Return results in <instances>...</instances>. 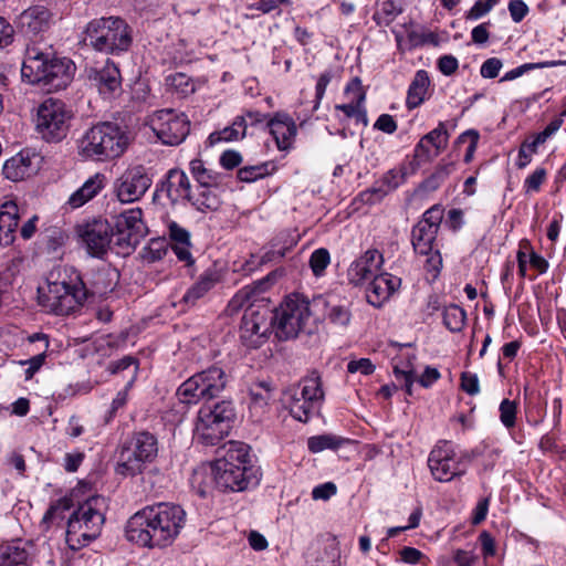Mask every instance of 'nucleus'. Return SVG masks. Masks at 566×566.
Listing matches in <instances>:
<instances>
[{"instance_id":"obj_25","label":"nucleus","mask_w":566,"mask_h":566,"mask_svg":"<svg viewBox=\"0 0 566 566\" xmlns=\"http://www.w3.org/2000/svg\"><path fill=\"white\" fill-rule=\"evenodd\" d=\"M449 140V133L443 123L426 134L417 144L415 153L420 159H429L432 155L438 156L446 149Z\"/></svg>"},{"instance_id":"obj_5","label":"nucleus","mask_w":566,"mask_h":566,"mask_svg":"<svg viewBox=\"0 0 566 566\" xmlns=\"http://www.w3.org/2000/svg\"><path fill=\"white\" fill-rule=\"evenodd\" d=\"M84 42L95 51L119 54L132 45V28L119 17L94 19L86 25Z\"/></svg>"},{"instance_id":"obj_9","label":"nucleus","mask_w":566,"mask_h":566,"mask_svg":"<svg viewBox=\"0 0 566 566\" xmlns=\"http://www.w3.org/2000/svg\"><path fill=\"white\" fill-rule=\"evenodd\" d=\"M73 116V111L65 102L49 97L36 107L34 127L43 140L60 143L67 136Z\"/></svg>"},{"instance_id":"obj_39","label":"nucleus","mask_w":566,"mask_h":566,"mask_svg":"<svg viewBox=\"0 0 566 566\" xmlns=\"http://www.w3.org/2000/svg\"><path fill=\"white\" fill-rule=\"evenodd\" d=\"M190 171L200 187L218 186L221 181V175L213 169L206 167L201 159L190 161Z\"/></svg>"},{"instance_id":"obj_43","label":"nucleus","mask_w":566,"mask_h":566,"mask_svg":"<svg viewBox=\"0 0 566 566\" xmlns=\"http://www.w3.org/2000/svg\"><path fill=\"white\" fill-rule=\"evenodd\" d=\"M28 552L15 545H7L2 548L0 557L3 566H15L27 562Z\"/></svg>"},{"instance_id":"obj_7","label":"nucleus","mask_w":566,"mask_h":566,"mask_svg":"<svg viewBox=\"0 0 566 566\" xmlns=\"http://www.w3.org/2000/svg\"><path fill=\"white\" fill-rule=\"evenodd\" d=\"M321 304H324L323 297H316L310 302L298 294L289 296L272 315L276 337L281 340L296 337L307 326L313 316V310Z\"/></svg>"},{"instance_id":"obj_10","label":"nucleus","mask_w":566,"mask_h":566,"mask_svg":"<svg viewBox=\"0 0 566 566\" xmlns=\"http://www.w3.org/2000/svg\"><path fill=\"white\" fill-rule=\"evenodd\" d=\"M229 376L220 366L212 365L196 373L177 389L182 403H198L217 398L227 387Z\"/></svg>"},{"instance_id":"obj_35","label":"nucleus","mask_w":566,"mask_h":566,"mask_svg":"<svg viewBox=\"0 0 566 566\" xmlns=\"http://www.w3.org/2000/svg\"><path fill=\"white\" fill-rule=\"evenodd\" d=\"M135 450L144 458L147 464L151 463L158 454V440L148 431H138L132 436Z\"/></svg>"},{"instance_id":"obj_2","label":"nucleus","mask_w":566,"mask_h":566,"mask_svg":"<svg viewBox=\"0 0 566 566\" xmlns=\"http://www.w3.org/2000/svg\"><path fill=\"white\" fill-rule=\"evenodd\" d=\"M129 138L117 124L99 122L86 129L76 140L77 155L92 161L104 163L120 157Z\"/></svg>"},{"instance_id":"obj_8","label":"nucleus","mask_w":566,"mask_h":566,"mask_svg":"<svg viewBox=\"0 0 566 566\" xmlns=\"http://www.w3.org/2000/svg\"><path fill=\"white\" fill-rule=\"evenodd\" d=\"M234 418V406L229 400L205 405L198 411L195 438L205 446H216L228 436Z\"/></svg>"},{"instance_id":"obj_29","label":"nucleus","mask_w":566,"mask_h":566,"mask_svg":"<svg viewBox=\"0 0 566 566\" xmlns=\"http://www.w3.org/2000/svg\"><path fill=\"white\" fill-rule=\"evenodd\" d=\"M90 78L104 95H111L120 88L119 70L115 63L109 61L102 69L92 71Z\"/></svg>"},{"instance_id":"obj_58","label":"nucleus","mask_w":566,"mask_h":566,"mask_svg":"<svg viewBox=\"0 0 566 566\" xmlns=\"http://www.w3.org/2000/svg\"><path fill=\"white\" fill-rule=\"evenodd\" d=\"M335 108L337 111H342L347 117H355L357 120H361L364 124H367L364 106L347 102L345 104L336 105Z\"/></svg>"},{"instance_id":"obj_40","label":"nucleus","mask_w":566,"mask_h":566,"mask_svg":"<svg viewBox=\"0 0 566 566\" xmlns=\"http://www.w3.org/2000/svg\"><path fill=\"white\" fill-rule=\"evenodd\" d=\"M317 405L318 402L304 399L295 394L289 407L290 413L294 419L306 422L316 410Z\"/></svg>"},{"instance_id":"obj_15","label":"nucleus","mask_w":566,"mask_h":566,"mask_svg":"<svg viewBox=\"0 0 566 566\" xmlns=\"http://www.w3.org/2000/svg\"><path fill=\"white\" fill-rule=\"evenodd\" d=\"M151 186V178L144 166L126 169L114 184L117 199L123 203L138 201Z\"/></svg>"},{"instance_id":"obj_44","label":"nucleus","mask_w":566,"mask_h":566,"mask_svg":"<svg viewBox=\"0 0 566 566\" xmlns=\"http://www.w3.org/2000/svg\"><path fill=\"white\" fill-rule=\"evenodd\" d=\"M560 62L556 61H546V62H538V63H525L522 64L509 72H506L500 80V82H507L513 81L523 74H525L528 71L536 70V69H545V67H552L558 65Z\"/></svg>"},{"instance_id":"obj_18","label":"nucleus","mask_w":566,"mask_h":566,"mask_svg":"<svg viewBox=\"0 0 566 566\" xmlns=\"http://www.w3.org/2000/svg\"><path fill=\"white\" fill-rule=\"evenodd\" d=\"M55 54L51 51H42L36 45H28L22 63V77L28 78L32 84H39L43 82L48 76L49 65L53 61Z\"/></svg>"},{"instance_id":"obj_38","label":"nucleus","mask_w":566,"mask_h":566,"mask_svg":"<svg viewBox=\"0 0 566 566\" xmlns=\"http://www.w3.org/2000/svg\"><path fill=\"white\" fill-rule=\"evenodd\" d=\"M212 186L199 187L197 193L192 195L191 203L201 212L216 211L221 206L218 195L211 189Z\"/></svg>"},{"instance_id":"obj_52","label":"nucleus","mask_w":566,"mask_h":566,"mask_svg":"<svg viewBox=\"0 0 566 566\" xmlns=\"http://www.w3.org/2000/svg\"><path fill=\"white\" fill-rule=\"evenodd\" d=\"M329 252L324 249L315 250L310 258V266L316 276H319L329 264Z\"/></svg>"},{"instance_id":"obj_20","label":"nucleus","mask_w":566,"mask_h":566,"mask_svg":"<svg viewBox=\"0 0 566 566\" xmlns=\"http://www.w3.org/2000/svg\"><path fill=\"white\" fill-rule=\"evenodd\" d=\"M40 158L35 154L22 150L6 160L2 174L11 181H21L33 176L39 170Z\"/></svg>"},{"instance_id":"obj_55","label":"nucleus","mask_w":566,"mask_h":566,"mask_svg":"<svg viewBox=\"0 0 566 566\" xmlns=\"http://www.w3.org/2000/svg\"><path fill=\"white\" fill-rule=\"evenodd\" d=\"M500 0H476L473 7L465 13L467 20H479L488 14Z\"/></svg>"},{"instance_id":"obj_54","label":"nucleus","mask_w":566,"mask_h":566,"mask_svg":"<svg viewBox=\"0 0 566 566\" xmlns=\"http://www.w3.org/2000/svg\"><path fill=\"white\" fill-rule=\"evenodd\" d=\"M128 369H132V373H130L132 379L130 380L133 381L136 376L137 369H138L137 360L133 356H125L118 360L111 361L107 367V370L111 374H119V373H122L124 370H128Z\"/></svg>"},{"instance_id":"obj_30","label":"nucleus","mask_w":566,"mask_h":566,"mask_svg":"<svg viewBox=\"0 0 566 566\" xmlns=\"http://www.w3.org/2000/svg\"><path fill=\"white\" fill-rule=\"evenodd\" d=\"M250 412L256 420H260L269 410L270 400L273 397V388L269 381L253 382L249 389Z\"/></svg>"},{"instance_id":"obj_19","label":"nucleus","mask_w":566,"mask_h":566,"mask_svg":"<svg viewBox=\"0 0 566 566\" xmlns=\"http://www.w3.org/2000/svg\"><path fill=\"white\" fill-rule=\"evenodd\" d=\"M384 263L382 254L376 250H367L361 256L355 260L347 271L348 281L354 285H360L369 279L378 275Z\"/></svg>"},{"instance_id":"obj_42","label":"nucleus","mask_w":566,"mask_h":566,"mask_svg":"<svg viewBox=\"0 0 566 566\" xmlns=\"http://www.w3.org/2000/svg\"><path fill=\"white\" fill-rule=\"evenodd\" d=\"M300 397L318 402L323 399V390L318 376L304 378L300 384Z\"/></svg>"},{"instance_id":"obj_6","label":"nucleus","mask_w":566,"mask_h":566,"mask_svg":"<svg viewBox=\"0 0 566 566\" xmlns=\"http://www.w3.org/2000/svg\"><path fill=\"white\" fill-rule=\"evenodd\" d=\"M443 218L439 206L428 209L422 219L412 228L411 243L417 254L426 256L424 268L436 276L441 266L442 258L437 243V234Z\"/></svg>"},{"instance_id":"obj_48","label":"nucleus","mask_w":566,"mask_h":566,"mask_svg":"<svg viewBox=\"0 0 566 566\" xmlns=\"http://www.w3.org/2000/svg\"><path fill=\"white\" fill-rule=\"evenodd\" d=\"M168 84L181 96H187L195 92L193 82L184 73L170 75Z\"/></svg>"},{"instance_id":"obj_41","label":"nucleus","mask_w":566,"mask_h":566,"mask_svg":"<svg viewBox=\"0 0 566 566\" xmlns=\"http://www.w3.org/2000/svg\"><path fill=\"white\" fill-rule=\"evenodd\" d=\"M467 313L459 305L451 304L443 310V324L452 333L461 332L465 325Z\"/></svg>"},{"instance_id":"obj_31","label":"nucleus","mask_w":566,"mask_h":566,"mask_svg":"<svg viewBox=\"0 0 566 566\" xmlns=\"http://www.w3.org/2000/svg\"><path fill=\"white\" fill-rule=\"evenodd\" d=\"M19 222V208L15 202L7 201L0 207V244L9 245L14 241Z\"/></svg>"},{"instance_id":"obj_61","label":"nucleus","mask_w":566,"mask_h":566,"mask_svg":"<svg viewBox=\"0 0 566 566\" xmlns=\"http://www.w3.org/2000/svg\"><path fill=\"white\" fill-rule=\"evenodd\" d=\"M479 137H480L479 133L474 129H469L459 136V138H458L459 143H464L467 139H470V145H469L465 156H464L465 163L471 161L473 154L478 146Z\"/></svg>"},{"instance_id":"obj_50","label":"nucleus","mask_w":566,"mask_h":566,"mask_svg":"<svg viewBox=\"0 0 566 566\" xmlns=\"http://www.w3.org/2000/svg\"><path fill=\"white\" fill-rule=\"evenodd\" d=\"M345 97L349 103L364 105L366 93L359 77H354L345 87Z\"/></svg>"},{"instance_id":"obj_1","label":"nucleus","mask_w":566,"mask_h":566,"mask_svg":"<svg viewBox=\"0 0 566 566\" xmlns=\"http://www.w3.org/2000/svg\"><path fill=\"white\" fill-rule=\"evenodd\" d=\"M186 523L179 505L159 503L135 513L126 524V538L142 547L164 548L174 543Z\"/></svg>"},{"instance_id":"obj_22","label":"nucleus","mask_w":566,"mask_h":566,"mask_svg":"<svg viewBox=\"0 0 566 566\" xmlns=\"http://www.w3.org/2000/svg\"><path fill=\"white\" fill-rule=\"evenodd\" d=\"M268 126L276 147L280 150H289L297 133L294 119L286 113H276L268 119Z\"/></svg>"},{"instance_id":"obj_56","label":"nucleus","mask_w":566,"mask_h":566,"mask_svg":"<svg viewBox=\"0 0 566 566\" xmlns=\"http://www.w3.org/2000/svg\"><path fill=\"white\" fill-rule=\"evenodd\" d=\"M547 171L543 167L536 168L524 181L526 192H537L546 180Z\"/></svg>"},{"instance_id":"obj_49","label":"nucleus","mask_w":566,"mask_h":566,"mask_svg":"<svg viewBox=\"0 0 566 566\" xmlns=\"http://www.w3.org/2000/svg\"><path fill=\"white\" fill-rule=\"evenodd\" d=\"M394 374L398 380H403V386L407 395H412V385L416 379V369L413 368L410 359L406 366L395 365Z\"/></svg>"},{"instance_id":"obj_27","label":"nucleus","mask_w":566,"mask_h":566,"mask_svg":"<svg viewBox=\"0 0 566 566\" xmlns=\"http://www.w3.org/2000/svg\"><path fill=\"white\" fill-rule=\"evenodd\" d=\"M163 191H166L172 203L192 199L189 178L185 171L179 169L169 170L167 179L163 184Z\"/></svg>"},{"instance_id":"obj_53","label":"nucleus","mask_w":566,"mask_h":566,"mask_svg":"<svg viewBox=\"0 0 566 566\" xmlns=\"http://www.w3.org/2000/svg\"><path fill=\"white\" fill-rule=\"evenodd\" d=\"M517 403L515 401L503 399L500 403V419L507 429L515 426Z\"/></svg>"},{"instance_id":"obj_57","label":"nucleus","mask_w":566,"mask_h":566,"mask_svg":"<svg viewBox=\"0 0 566 566\" xmlns=\"http://www.w3.org/2000/svg\"><path fill=\"white\" fill-rule=\"evenodd\" d=\"M538 146V144H535V139L531 143L524 142L521 145L516 161L517 168L523 169L532 161V156L536 153Z\"/></svg>"},{"instance_id":"obj_28","label":"nucleus","mask_w":566,"mask_h":566,"mask_svg":"<svg viewBox=\"0 0 566 566\" xmlns=\"http://www.w3.org/2000/svg\"><path fill=\"white\" fill-rule=\"evenodd\" d=\"M106 184L107 178L104 174H94L70 196L67 203L74 209L84 206L94 199L105 188Z\"/></svg>"},{"instance_id":"obj_12","label":"nucleus","mask_w":566,"mask_h":566,"mask_svg":"<svg viewBox=\"0 0 566 566\" xmlns=\"http://www.w3.org/2000/svg\"><path fill=\"white\" fill-rule=\"evenodd\" d=\"M149 125L163 144L177 146L185 140L190 130V122L184 113L171 108L155 112Z\"/></svg>"},{"instance_id":"obj_51","label":"nucleus","mask_w":566,"mask_h":566,"mask_svg":"<svg viewBox=\"0 0 566 566\" xmlns=\"http://www.w3.org/2000/svg\"><path fill=\"white\" fill-rule=\"evenodd\" d=\"M66 240V234L60 228H49L43 233V242L50 252H55Z\"/></svg>"},{"instance_id":"obj_47","label":"nucleus","mask_w":566,"mask_h":566,"mask_svg":"<svg viewBox=\"0 0 566 566\" xmlns=\"http://www.w3.org/2000/svg\"><path fill=\"white\" fill-rule=\"evenodd\" d=\"M270 164L245 166L238 170V178L244 182H252L270 175Z\"/></svg>"},{"instance_id":"obj_4","label":"nucleus","mask_w":566,"mask_h":566,"mask_svg":"<svg viewBox=\"0 0 566 566\" xmlns=\"http://www.w3.org/2000/svg\"><path fill=\"white\" fill-rule=\"evenodd\" d=\"M212 472L220 490H245L253 473L249 447L242 442L231 441L224 455L214 461Z\"/></svg>"},{"instance_id":"obj_37","label":"nucleus","mask_w":566,"mask_h":566,"mask_svg":"<svg viewBox=\"0 0 566 566\" xmlns=\"http://www.w3.org/2000/svg\"><path fill=\"white\" fill-rule=\"evenodd\" d=\"M347 442H349L348 439L332 433H325L310 437L307 439V448L312 453H318L324 450H337Z\"/></svg>"},{"instance_id":"obj_11","label":"nucleus","mask_w":566,"mask_h":566,"mask_svg":"<svg viewBox=\"0 0 566 566\" xmlns=\"http://www.w3.org/2000/svg\"><path fill=\"white\" fill-rule=\"evenodd\" d=\"M86 296L87 291L80 276L74 282H48L46 286L39 289L40 305L56 315H69L84 303Z\"/></svg>"},{"instance_id":"obj_63","label":"nucleus","mask_w":566,"mask_h":566,"mask_svg":"<svg viewBox=\"0 0 566 566\" xmlns=\"http://www.w3.org/2000/svg\"><path fill=\"white\" fill-rule=\"evenodd\" d=\"M563 125V118H554L542 132L535 136V144H544L552 135H554Z\"/></svg>"},{"instance_id":"obj_16","label":"nucleus","mask_w":566,"mask_h":566,"mask_svg":"<svg viewBox=\"0 0 566 566\" xmlns=\"http://www.w3.org/2000/svg\"><path fill=\"white\" fill-rule=\"evenodd\" d=\"M115 229L119 245L136 247L146 232L142 209L132 208L119 213L116 217Z\"/></svg>"},{"instance_id":"obj_34","label":"nucleus","mask_w":566,"mask_h":566,"mask_svg":"<svg viewBox=\"0 0 566 566\" xmlns=\"http://www.w3.org/2000/svg\"><path fill=\"white\" fill-rule=\"evenodd\" d=\"M219 281V276L216 271H205L198 279V281L191 285L185 295L182 302L189 305H195L198 300L203 297L210 290H212Z\"/></svg>"},{"instance_id":"obj_13","label":"nucleus","mask_w":566,"mask_h":566,"mask_svg":"<svg viewBox=\"0 0 566 566\" xmlns=\"http://www.w3.org/2000/svg\"><path fill=\"white\" fill-rule=\"evenodd\" d=\"M427 462L432 478L438 482H450L465 472L452 443L447 440H440L432 448Z\"/></svg>"},{"instance_id":"obj_24","label":"nucleus","mask_w":566,"mask_h":566,"mask_svg":"<svg viewBox=\"0 0 566 566\" xmlns=\"http://www.w3.org/2000/svg\"><path fill=\"white\" fill-rule=\"evenodd\" d=\"M74 71L75 65L70 59L55 55L48 71H45L48 76H45L41 85L46 86L49 90L64 88L72 81Z\"/></svg>"},{"instance_id":"obj_60","label":"nucleus","mask_w":566,"mask_h":566,"mask_svg":"<svg viewBox=\"0 0 566 566\" xmlns=\"http://www.w3.org/2000/svg\"><path fill=\"white\" fill-rule=\"evenodd\" d=\"M503 64L497 57H490L483 62L480 74L484 78H494L499 75Z\"/></svg>"},{"instance_id":"obj_46","label":"nucleus","mask_w":566,"mask_h":566,"mask_svg":"<svg viewBox=\"0 0 566 566\" xmlns=\"http://www.w3.org/2000/svg\"><path fill=\"white\" fill-rule=\"evenodd\" d=\"M323 305L328 307L326 316L331 323L339 326L348 325L350 321V312L347 306L339 304L331 305L325 300Z\"/></svg>"},{"instance_id":"obj_21","label":"nucleus","mask_w":566,"mask_h":566,"mask_svg":"<svg viewBox=\"0 0 566 566\" xmlns=\"http://www.w3.org/2000/svg\"><path fill=\"white\" fill-rule=\"evenodd\" d=\"M52 13L44 6H31L18 17V25L28 35H38L49 30Z\"/></svg>"},{"instance_id":"obj_45","label":"nucleus","mask_w":566,"mask_h":566,"mask_svg":"<svg viewBox=\"0 0 566 566\" xmlns=\"http://www.w3.org/2000/svg\"><path fill=\"white\" fill-rule=\"evenodd\" d=\"M72 507V500L69 497H61L55 501L45 512L42 523L50 524L55 520L63 518V514Z\"/></svg>"},{"instance_id":"obj_36","label":"nucleus","mask_w":566,"mask_h":566,"mask_svg":"<svg viewBox=\"0 0 566 566\" xmlns=\"http://www.w3.org/2000/svg\"><path fill=\"white\" fill-rule=\"evenodd\" d=\"M247 133V120L244 116H238L234 118L231 126L223 128L222 130L214 132L209 136L210 145H216L219 142H234L242 139Z\"/></svg>"},{"instance_id":"obj_26","label":"nucleus","mask_w":566,"mask_h":566,"mask_svg":"<svg viewBox=\"0 0 566 566\" xmlns=\"http://www.w3.org/2000/svg\"><path fill=\"white\" fill-rule=\"evenodd\" d=\"M146 465L147 463L144 461V458L135 450L132 439L120 447L115 469L116 473L125 476H135L140 474Z\"/></svg>"},{"instance_id":"obj_64","label":"nucleus","mask_w":566,"mask_h":566,"mask_svg":"<svg viewBox=\"0 0 566 566\" xmlns=\"http://www.w3.org/2000/svg\"><path fill=\"white\" fill-rule=\"evenodd\" d=\"M402 12L401 7L394 0H385L380 4L379 13L386 19L387 22H391Z\"/></svg>"},{"instance_id":"obj_62","label":"nucleus","mask_w":566,"mask_h":566,"mask_svg":"<svg viewBox=\"0 0 566 566\" xmlns=\"http://www.w3.org/2000/svg\"><path fill=\"white\" fill-rule=\"evenodd\" d=\"M375 370V366L368 358L350 360L347 364V371L350 374L360 373L361 375H370Z\"/></svg>"},{"instance_id":"obj_14","label":"nucleus","mask_w":566,"mask_h":566,"mask_svg":"<svg viewBox=\"0 0 566 566\" xmlns=\"http://www.w3.org/2000/svg\"><path fill=\"white\" fill-rule=\"evenodd\" d=\"M271 326H273L271 311L263 305H251L244 311L242 316L240 326L241 339L247 346L259 347L266 337Z\"/></svg>"},{"instance_id":"obj_59","label":"nucleus","mask_w":566,"mask_h":566,"mask_svg":"<svg viewBox=\"0 0 566 566\" xmlns=\"http://www.w3.org/2000/svg\"><path fill=\"white\" fill-rule=\"evenodd\" d=\"M461 389L470 396L480 392L479 378L475 374L464 371L461 374Z\"/></svg>"},{"instance_id":"obj_32","label":"nucleus","mask_w":566,"mask_h":566,"mask_svg":"<svg viewBox=\"0 0 566 566\" xmlns=\"http://www.w3.org/2000/svg\"><path fill=\"white\" fill-rule=\"evenodd\" d=\"M169 238L171 240V249L179 261L186 265L193 264L195 260L191 254L190 233L176 222H171L168 227Z\"/></svg>"},{"instance_id":"obj_33","label":"nucleus","mask_w":566,"mask_h":566,"mask_svg":"<svg viewBox=\"0 0 566 566\" xmlns=\"http://www.w3.org/2000/svg\"><path fill=\"white\" fill-rule=\"evenodd\" d=\"M429 86L428 72L424 70L417 71L409 85L406 98V105L409 109H413L424 102Z\"/></svg>"},{"instance_id":"obj_3","label":"nucleus","mask_w":566,"mask_h":566,"mask_svg":"<svg viewBox=\"0 0 566 566\" xmlns=\"http://www.w3.org/2000/svg\"><path fill=\"white\" fill-rule=\"evenodd\" d=\"M106 501L96 495L78 505L67 520L65 542L72 551H78L95 541L105 523Z\"/></svg>"},{"instance_id":"obj_17","label":"nucleus","mask_w":566,"mask_h":566,"mask_svg":"<svg viewBox=\"0 0 566 566\" xmlns=\"http://www.w3.org/2000/svg\"><path fill=\"white\" fill-rule=\"evenodd\" d=\"M78 237L92 256L102 258L112 242V228L105 220H94L77 229Z\"/></svg>"},{"instance_id":"obj_23","label":"nucleus","mask_w":566,"mask_h":566,"mask_svg":"<svg viewBox=\"0 0 566 566\" xmlns=\"http://www.w3.org/2000/svg\"><path fill=\"white\" fill-rule=\"evenodd\" d=\"M401 280L389 273L376 275L366 290L367 302L380 307L400 286Z\"/></svg>"}]
</instances>
